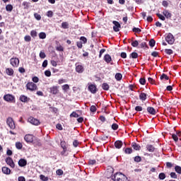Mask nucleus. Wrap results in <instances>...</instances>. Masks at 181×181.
<instances>
[{
    "label": "nucleus",
    "mask_w": 181,
    "mask_h": 181,
    "mask_svg": "<svg viewBox=\"0 0 181 181\" xmlns=\"http://www.w3.org/2000/svg\"><path fill=\"white\" fill-rule=\"evenodd\" d=\"M40 39H46V33H40L39 34Z\"/></svg>",
    "instance_id": "58836bf2"
},
{
    "label": "nucleus",
    "mask_w": 181,
    "mask_h": 181,
    "mask_svg": "<svg viewBox=\"0 0 181 181\" xmlns=\"http://www.w3.org/2000/svg\"><path fill=\"white\" fill-rule=\"evenodd\" d=\"M24 40L25 42H30V40H32V37H30V35H25L24 37Z\"/></svg>",
    "instance_id": "49530a36"
},
{
    "label": "nucleus",
    "mask_w": 181,
    "mask_h": 181,
    "mask_svg": "<svg viewBox=\"0 0 181 181\" xmlns=\"http://www.w3.org/2000/svg\"><path fill=\"white\" fill-rule=\"evenodd\" d=\"M45 75L47 77H50L52 76V72L50 71L47 70L45 71Z\"/></svg>",
    "instance_id": "603ef678"
},
{
    "label": "nucleus",
    "mask_w": 181,
    "mask_h": 181,
    "mask_svg": "<svg viewBox=\"0 0 181 181\" xmlns=\"http://www.w3.org/2000/svg\"><path fill=\"white\" fill-rule=\"evenodd\" d=\"M163 78H165V80H169V76L165 74H163L160 76V80H163Z\"/></svg>",
    "instance_id": "c03bdc74"
},
{
    "label": "nucleus",
    "mask_w": 181,
    "mask_h": 181,
    "mask_svg": "<svg viewBox=\"0 0 181 181\" xmlns=\"http://www.w3.org/2000/svg\"><path fill=\"white\" fill-rule=\"evenodd\" d=\"M57 50H58V52H63L64 50V48H63V47H62V45H59V46L57 47Z\"/></svg>",
    "instance_id": "e2e57ef3"
},
{
    "label": "nucleus",
    "mask_w": 181,
    "mask_h": 181,
    "mask_svg": "<svg viewBox=\"0 0 181 181\" xmlns=\"http://www.w3.org/2000/svg\"><path fill=\"white\" fill-rule=\"evenodd\" d=\"M40 180H42V181H49V177L45 176L44 175H40Z\"/></svg>",
    "instance_id": "7c9ffc66"
},
{
    "label": "nucleus",
    "mask_w": 181,
    "mask_h": 181,
    "mask_svg": "<svg viewBox=\"0 0 181 181\" xmlns=\"http://www.w3.org/2000/svg\"><path fill=\"white\" fill-rule=\"evenodd\" d=\"M91 112H95L97 111V107L94 105H92L90 108Z\"/></svg>",
    "instance_id": "6e6d98bb"
},
{
    "label": "nucleus",
    "mask_w": 181,
    "mask_h": 181,
    "mask_svg": "<svg viewBox=\"0 0 181 181\" xmlns=\"http://www.w3.org/2000/svg\"><path fill=\"white\" fill-rule=\"evenodd\" d=\"M47 16L48 18H52L53 17V11H47Z\"/></svg>",
    "instance_id": "3c124183"
},
{
    "label": "nucleus",
    "mask_w": 181,
    "mask_h": 181,
    "mask_svg": "<svg viewBox=\"0 0 181 181\" xmlns=\"http://www.w3.org/2000/svg\"><path fill=\"white\" fill-rule=\"evenodd\" d=\"M115 78L117 81H120V80H122V74L119 73L116 74Z\"/></svg>",
    "instance_id": "cd10ccee"
},
{
    "label": "nucleus",
    "mask_w": 181,
    "mask_h": 181,
    "mask_svg": "<svg viewBox=\"0 0 181 181\" xmlns=\"http://www.w3.org/2000/svg\"><path fill=\"white\" fill-rule=\"evenodd\" d=\"M175 172H177V173H179V175H181V167L179 165H176L175 168Z\"/></svg>",
    "instance_id": "f704fd0d"
},
{
    "label": "nucleus",
    "mask_w": 181,
    "mask_h": 181,
    "mask_svg": "<svg viewBox=\"0 0 181 181\" xmlns=\"http://www.w3.org/2000/svg\"><path fill=\"white\" fill-rule=\"evenodd\" d=\"M165 53H166L167 54H173V50L170 49H165Z\"/></svg>",
    "instance_id": "79ce46f5"
},
{
    "label": "nucleus",
    "mask_w": 181,
    "mask_h": 181,
    "mask_svg": "<svg viewBox=\"0 0 181 181\" xmlns=\"http://www.w3.org/2000/svg\"><path fill=\"white\" fill-rule=\"evenodd\" d=\"M26 87L30 91H35V90H37V86L33 82H28Z\"/></svg>",
    "instance_id": "7ed1b4c3"
},
{
    "label": "nucleus",
    "mask_w": 181,
    "mask_h": 181,
    "mask_svg": "<svg viewBox=\"0 0 181 181\" xmlns=\"http://www.w3.org/2000/svg\"><path fill=\"white\" fill-rule=\"evenodd\" d=\"M139 83H140V84H142V85L144 86V85H145V83H146V81L145 80V78H140V80H139Z\"/></svg>",
    "instance_id": "bf43d9fd"
},
{
    "label": "nucleus",
    "mask_w": 181,
    "mask_h": 181,
    "mask_svg": "<svg viewBox=\"0 0 181 181\" xmlns=\"http://www.w3.org/2000/svg\"><path fill=\"white\" fill-rule=\"evenodd\" d=\"M140 46L141 49H145V47H148V46L146 45V42H141Z\"/></svg>",
    "instance_id": "0e129e2a"
},
{
    "label": "nucleus",
    "mask_w": 181,
    "mask_h": 181,
    "mask_svg": "<svg viewBox=\"0 0 181 181\" xmlns=\"http://www.w3.org/2000/svg\"><path fill=\"white\" fill-rule=\"evenodd\" d=\"M88 90L92 94H95V93H97V86L94 84L89 85Z\"/></svg>",
    "instance_id": "1a4fd4ad"
},
{
    "label": "nucleus",
    "mask_w": 181,
    "mask_h": 181,
    "mask_svg": "<svg viewBox=\"0 0 181 181\" xmlns=\"http://www.w3.org/2000/svg\"><path fill=\"white\" fill-rule=\"evenodd\" d=\"M147 112L151 115H155L156 114V110H155V108H153V107H148Z\"/></svg>",
    "instance_id": "ddd939ff"
},
{
    "label": "nucleus",
    "mask_w": 181,
    "mask_h": 181,
    "mask_svg": "<svg viewBox=\"0 0 181 181\" xmlns=\"http://www.w3.org/2000/svg\"><path fill=\"white\" fill-rule=\"evenodd\" d=\"M112 129H114V131H117L118 129V125L115 123L112 124Z\"/></svg>",
    "instance_id": "4d7b16f0"
},
{
    "label": "nucleus",
    "mask_w": 181,
    "mask_h": 181,
    "mask_svg": "<svg viewBox=\"0 0 181 181\" xmlns=\"http://www.w3.org/2000/svg\"><path fill=\"white\" fill-rule=\"evenodd\" d=\"M125 153H132V148H127L124 150Z\"/></svg>",
    "instance_id": "5fc2aeb1"
},
{
    "label": "nucleus",
    "mask_w": 181,
    "mask_h": 181,
    "mask_svg": "<svg viewBox=\"0 0 181 181\" xmlns=\"http://www.w3.org/2000/svg\"><path fill=\"white\" fill-rule=\"evenodd\" d=\"M62 90H64V91H67V90H70V86L69 84H65L62 86Z\"/></svg>",
    "instance_id": "c9c22d12"
},
{
    "label": "nucleus",
    "mask_w": 181,
    "mask_h": 181,
    "mask_svg": "<svg viewBox=\"0 0 181 181\" xmlns=\"http://www.w3.org/2000/svg\"><path fill=\"white\" fill-rule=\"evenodd\" d=\"M6 163H7V165H9L11 168H15V163H13V160H12L11 157H7L6 158Z\"/></svg>",
    "instance_id": "0eeeda50"
},
{
    "label": "nucleus",
    "mask_w": 181,
    "mask_h": 181,
    "mask_svg": "<svg viewBox=\"0 0 181 181\" xmlns=\"http://www.w3.org/2000/svg\"><path fill=\"white\" fill-rule=\"evenodd\" d=\"M23 6H24V9H28L29 8V3L27 1L23 2Z\"/></svg>",
    "instance_id": "a18cd8bd"
},
{
    "label": "nucleus",
    "mask_w": 181,
    "mask_h": 181,
    "mask_svg": "<svg viewBox=\"0 0 181 181\" xmlns=\"http://www.w3.org/2000/svg\"><path fill=\"white\" fill-rule=\"evenodd\" d=\"M132 146L134 151H140L141 149V146L136 143H132Z\"/></svg>",
    "instance_id": "6ab92c4d"
},
{
    "label": "nucleus",
    "mask_w": 181,
    "mask_h": 181,
    "mask_svg": "<svg viewBox=\"0 0 181 181\" xmlns=\"http://www.w3.org/2000/svg\"><path fill=\"white\" fill-rule=\"evenodd\" d=\"M170 175V177L173 179H177V175H176V173H171Z\"/></svg>",
    "instance_id": "864d4df0"
},
{
    "label": "nucleus",
    "mask_w": 181,
    "mask_h": 181,
    "mask_svg": "<svg viewBox=\"0 0 181 181\" xmlns=\"http://www.w3.org/2000/svg\"><path fill=\"white\" fill-rule=\"evenodd\" d=\"M158 178L160 179V180H165V179L166 178V175H165V173H160L158 175Z\"/></svg>",
    "instance_id": "c756f323"
},
{
    "label": "nucleus",
    "mask_w": 181,
    "mask_h": 181,
    "mask_svg": "<svg viewBox=\"0 0 181 181\" xmlns=\"http://www.w3.org/2000/svg\"><path fill=\"white\" fill-rule=\"evenodd\" d=\"M6 73L8 76H13V69L11 68H7L6 69Z\"/></svg>",
    "instance_id": "b1692460"
},
{
    "label": "nucleus",
    "mask_w": 181,
    "mask_h": 181,
    "mask_svg": "<svg viewBox=\"0 0 181 181\" xmlns=\"http://www.w3.org/2000/svg\"><path fill=\"white\" fill-rule=\"evenodd\" d=\"M50 91L52 94L56 95L59 93V86H53L50 88Z\"/></svg>",
    "instance_id": "2eb2a0df"
},
{
    "label": "nucleus",
    "mask_w": 181,
    "mask_h": 181,
    "mask_svg": "<svg viewBox=\"0 0 181 181\" xmlns=\"http://www.w3.org/2000/svg\"><path fill=\"white\" fill-rule=\"evenodd\" d=\"M18 165L21 167L23 168V166H26L28 165V161L26 160L21 158L18 160Z\"/></svg>",
    "instance_id": "4468645a"
},
{
    "label": "nucleus",
    "mask_w": 181,
    "mask_h": 181,
    "mask_svg": "<svg viewBox=\"0 0 181 181\" xmlns=\"http://www.w3.org/2000/svg\"><path fill=\"white\" fill-rule=\"evenodd\" d=\"M122 145H124V143L121 141H116L115 142V146L117 149H121V148H122Z\"/></svg>",
    "instance_id": "dca6fc26"
},
{
    "label": "nucleus",
    "mask_w": 181,
    "mask_h": 181,
    "mask_svg": "<svg viewBox=\"0 0 181 181\" xmlns=\"http://www.w3.org/2000/svg\"><path fill=\"white\" fill-rule=\"evenodd\" d=\"M61 146L64 149V151L62 152V153H64L66 151H67V147H66V141H61Z\"/></svg>",
    "instance_id": "393cba45"
},
{
    "label": "nucleus",
    "mask_w": 181,
    "mask_h": 181,
    "mask_svg": "<svg viewBox=\"0 0 181 181\" xmlns=\"http://www.w3.org/2000/svg\"><path fill=\"white\" fill-rule=\"evenodd\" d=\"M146 97H147V95L145 93H141L139 95V98H140L141 101H143V102L146 100Z\"/></svg>",
    "instance_id": "412c9836"
},
{
    "label": "nucleus",
    "mask_w": 181,
    "mask_h": 181,
    "mask_svg": "<svg viewBox=\"0 0 181 181\" xmlns=\"http://www.w3.org/2000/svg\"><path fill=\"white\" fill-rule=\"evenodd\" d=\"M33 135L32 134H26L24 137V139L27 142H33Z\"/></svg>",
    "instance_id": "9d476101"
},
{
    "label": "nucleus",
    "mask_w": 181,
    "mask_h": 181,
    "mask_svg": "<svg viewBox=\"0 0 181 181\" xmlns=\"http://www.w3.org/2000/svg\"><path fill=\"white\" fill-rule=\"evenodd\" d=\"M76 73L81 74L83 71H84V66L83 65H77L76 64Z\"/></svg>",
    "instance_id": "f8f14e48"
},
{
    "label": "nucleus",
    "mask_w": 181,
    "mask_h": 181,
    "mask_svg": "<svg viewBox=\"0 0 181 181\" xmlns=\"http://www.w3.org/2000/svg\"><path fill=\"white\" fill-rule=\"evenodd\" d=\"M157 16L159 18V19H160L161 21H165V16H163L162 14L160 13H157Z\"/></svg>",
    "instance_id": "052dcab7"
},
{
    "label": "nucleus",
    "mask_w": 181,
    "mask_h": 181,
    "mask_svg": "<svg viewBox=\"0 0 181 181\" xmlns=\"http://www.w3.org/2000/svg\"><path fill=\"white\" fill-rule=\"evenodd\" d=\"M135 110L137 111V112H139V111H145L146 109L145 107H142V106H136L135 107Z\"/></svg>",
    "instance_id": "2f4dec72"
},
{
    "label": "nucleus",
    "mask_w": 181,
    "mask_h": 181,
    "mask_svg": "<svg viewBox=\"0 0 181 181\" xmlns=\"http://www.w3.org/2000/svg\"><path fill=\"white\" fill-rule=\"evenodd\" d=\"M138 45H139V42H138V40H134L132 42V46L133 47H137Z\"/></svg>",
    "instance_id": "a19ab883"
},
{
    "label": "nucleus",
    "mask_w": 181,
    "mask_h": 181,
    "mask_svg": "<svg viewBox=\"0 0 181 181\" xmlns=\"http://www.w3.org/2000/svg\"><path fill=\"white\" fill-rule=\"evenodd\" d=\"M102 88L105 90L108 91L110 90V86L107 83H103L102 85Z\"/></svg>",
    "instance_id": "a878e982"
},
{
    "label": "nucleus",
    "mask_w": 181,
    "mask_h": 181,
    "mask_svg": "<svg viewBox=\"0 0 181 181\" xmlns=\"http://www.w3.org/2000/svg\"><path fill=\"white\" fill-rule=\"evenodd\" d=\"M28 122H30L33 125H40V122L37 120V119H35L33 117H30L28 119Z\"/></svg>",
    "instance_id": "6e6552de"
},
{
    "label": "nucleus",
    "mask_w": 181,
    "mask_h": 181,
    "mask_svg": "<svg viewBox=\"0 0 181 181\" xmlns=\"http://www.w3.org/2000/svg\"><path fill=\"white\" fill-rule=\"evenodd\" d=\"M165 40L168 45H173V43H175V37H173L172 33H168L165 37Z\"/></svg>",
    "instance_id": "f03ea898"
},
{
    "label": "nucleus",
    "mask_w": 181,
    "mask_h": 181,
    "mask_svg": "<svg viewBox=\"0 0 181 181\" xmlns=\"http://www.w3.org/2000/svg\"><path fill=\"white\" fill-rule=\"evenodd\" d=\"M70 117H73L74 118H78V114H77L76 112H73Z\"/></svg>",
    "instance_id": "09e8293b"
},
{
    "label": "nucleus",
    "mask_w": 181,
    "mask_h": 181,
    "mask_svg": "<svg viewBox=\"0 0 181 181\" xmlns=\"http://www.w3.org/2000/svg\"><path fill=\"white\" fill-rule=\"evenodd\" d=\"M133 32H134L135 33H141V30L140 28H134L132 30Z\"/></svg>",
    "instance_id": "37998d69"
},
{
    "label": "nucleus",
    "mask_w": 181,
    "mask_h": 181,
    "mask_svg": "<svg viewBox=\"0 0 181 181\" xmlns=\"http://www.w3.org/2000/svg\"><path fill=\"white\" fill-rule=\"evenodd\" d=\"M62 28H63V29H69V23L63 22L62 23Z\"/></svg>",
    "instance_id": "473e14b6"
},
{
    "label": "nucleus",
    "mask_w": 181,
    "mask_h": 181,
    "mask_svg": "<svg viewBox=\"0 0 181 181\" xmlns=\"http://www.w3.org/2000/svg\"><path fill=\"white\" fill-rule=\"evenodd\" d=\"M156 42L155 41V40L153 39H151L150 41H149V46L151 47H153L156 45Z\"/></svg>",
    "instance_id": "72a5a7b5"
},
{
    "label": "nucleus",
    "mask_w": 181,
    "mask_h": 181,
    "mask_svg": "<svg viewBox=\"0 0 181 181\" xmlns=\"http://www.w3.org/2000/svg\"><path fill=\"white\" fill-rule=\"evenodd\" d=\"M146 149L148 152H155V147L151 144L146 146Z\"/></svg>",
    "instance_id": "aec40b11"
},
{
    "label": "nucleus",
    "mask_w": 181,
    "mask_h": 181,
    "mask_svg": "<svg viewBox=\"0 0 181 181\" xmlns=\"http://www.w3.org/2000/svg\"><path fill=\"white\" fill-rule=\"evenodd\" d=\"M4 99L5 100V101L11 102L13 101V100H15V98L13 97V95L8 94L4 95Z\"/></svg>",
    "instance_id": "9b49d317"
},
{
    "label": "nucleus",
    "mask_w": 181,
    "mask_h": 181,
    "mask_svg": "<svg viewBox=\"0 0 181 181\" xmlns=\"http://www.w3.org/2000/svg\"><path fill=\"white\" fill-rule=\"evenodd\" d=\"M12 9H13V6L11 4H8L6 6V10L7 12H12Z\"/></svg>",
    "instance_id": "c85d7f7f"
},
{
    "label": "nucleus",
    "mask_w": 181,
    "mask_h": 181,
    "mask_svg": "<svg viewBox=\"0 0 181 181\" xmlns=\"http://www.w3.org/2000/svg\"><path fill=\"white\" fill-rule=\"evenodd\" d=\"M30 35L32 37H36V36H37V32H36V30H32L30 32Z\"/></svg>",
    "instance_id": "ea45409f"
},
{
    "label": "nucleus",
    "mask_w": 181,
    "mask_h": 181,
    "mask_svg": "<svg viewBox=\"0 0 181 181\" xmlns=\"http://www.w3.org/2000/svg\"><path fill=\"white\" fill-rule=\"evenodd\" d=\"M104 60L105 62H106V63H111V60H112V59L111 58V55L105 54L104 57Z\"/></svg>",
    "instance_id": "a211bd4d"
},
{
    "label": "nucleus",
    "mask_w": 181,
    "mask_h": 181,
    "mask_svg": "<svg viewBox=\"0 0 181 181\" xmlns=\"http://www.w3.org/2000/svg\"><path fill=\"white\" fill-rule=\"evenodd\" d=\"M18 181H26V180L25 179V177H22V176L18 177Z\"/></svg>",
    "instance_id": "774afa93"
},
{
    "label": "nucleus",
    "mask_w": 181,
    "mask_h": 181,
    "mask_svg": "<svg viewBox=\"0 0 181 181\" xmlns=\"http://www.w3.org/2000/svg\"><path fill=\"white\" fill-rule=\"evenodd\" d=\"M10 63L13 67H18L19 66V59L18 58H11L10 59Z\"/></svg>",
    "instance_id": "39448f33"
},
{
    "label": "nucleus",
    "mask_w": 181,
    "mask_h": 181,
    "mask_svg": "<svg viewBox=\"0 0 181 181\" xmlns=\"http://www.w3.org/2000/svg\"><path fill=\"white\" fill-rule=\"evenodd\" d=\"M28 100H29V98H28V96H25V95H23L20 96V100L22 103H28Z\"/></svg>",
    "instance_id": "5701e85b"
},
{
    "label": "nucleus",
    "mask_w": 181,
    "mask_h": 181,
    "mask_svg": "<svg viewBox=\"0 0 181 181\" xmlns=\"http://www.w3.org/2000/svg\"><path fill=\"white\" fill-rule=\"evenodd\" d=\"M16 147L17 149H22L23 145L21 142H16Z\"/></svg>",
    "instance_id": "e433bc0d"
},
{
    "label": "nucleus",
    "mask_w": 181,
    "mask_h": 181,
    "mask_svg": "<svg viewBox=\"0 0 181 181\" xmlns=\"http://www.w3.org/2000/svg\"><path fill=\"white\" fill-rule=\"evenodd\" d=\"M164 16H165V18H167V19H169V18H172V13H169L168 11V10H165L163 12Z\"/></svg>",
    "instance_id": "4be33fe9"
},
{
    "label": "nucleus",
    "mask_w": 181,
    "mask_h": 181,
    "mask_svg": "<svg viewBox=\"0 0 181 181\" xmlns=\"http://www.w3.org/2000/svg\"><path fill=\"white\" fill-rule=\"evenodd\" d=\"M113 173H114V170L111 168L110 170H107L106 172V175L107 176V177H111Z\"/></svg>",
    "instance_id": "bb28decb"
},
{
    "label": "nucleus",
    "mask_w": 181,
    "mask_h": 181,
    "mask_svg": "<svg viewBox=\"0 0 181 181\" xmlns=\"http://www.w3.org/2000/svg\"><path fill=\"white\" fill-rule=\"evenodd\" d=\"M2 172L4 173V175H11V169H9L8 167H3Z\"/></svg>",
    "instance_id": "f3484780"
},
{
    "label": "nucleus",
    "mask_w": 181,
    "mask_h": 181,
    "mask_svg": "<svg viewBox=\"0 0 181 181\" xmlns=\"http://www.w3.org/2000/svg\"><path fill=\"white\" fill-rule=\"evenodd\" d=\"M6 124L8 125L11 129H15L16 127L15 126V122H13V119L12 117H8L6 120Z\"/></svg>",
    "instance_id": "20e7f679"
},
{
    "label": "nucleus",
    "mask_w": 181,
    "mask_h": 181,
    "mask_svg": "<svg viewBox=\"0 0 181 181\" xmlns=\"http://www.w3.org/2000/svg\"><path fill=\"white\" fill-rule=\"evenodd\" d=\"M130 56L132 59H136L138 57V53L132 52Z\"/></svg>",
    "instance_id": "de8ad7c7"
},
{
    "label": "nucleus",
    "mask_w": 181,
    "mask_h": 181,
    "mask_svg": "<svg viewBox=\"0 0 181 181\" xmlns=\"http://www.w3.org/2000/svg\"><path fill=\"white\" fill-rule=\"evenodd\" d=\"M33 83H39V78L37 76L33 77Z\"/></svg>",
    "instance_id": "680f3d73"
},
{
    "label": "nucleus",
    "mask_w": 181,
    "mask_h": 181,
    "mask_svg": "<svg viewBox=\"0 0 181 181\" xmlns=\"http://www.w3.org/2000/svg\"><path fill=\"white\" fill-rule=\"evenodd\" d=\"M113 25V30L115 32H119V28H121V24L118 21H114L112 22Z\"/></svg>",
    "instance_id": "423d86ee"
},
{
    "label": "nucleus",
    "mask_w": 181,
    "mask_h": 181,
    "mask_svg": "<svg viewBox=\"0 0 181 181\" xmlns=\"http://www.w3.org/2000/svg\"><path fill=\"white\" fill-rule=\"evenodd\" d=\"M40 57L41 59H45L46 57V54L45 53V52H40Z\"/></svg>",
    "instance_id": "8fccbe9b"
},
{
    "label": "nucleus",
    "mask_w": 181,
    "mask_h": 181,
    "mask_svg": "<svg viewBox=\"0 0 181 181\" xmlns=\"http://www.w3.org/2000/svg\"><path fill=\"white\" fill-rule=\"evenodd\" d=\"M141 157L140 156H136L135 158H134V161L135 162H141Z\"/></svg>",
    "instance_id": "69168bd1"
},
{
    "label": "nucleus",
    "mask_w": 181,
    "mask_h": 181,
    "mask_svg": "<svg viewBox=\"0 0 181 181\" xmlns=\"http://www.w3.org/2000/svg\"><path fill=\"white\" fill-rule=\"evenodd\" d=\"M34 16H35V19H37V21H40V19H42V16H40L37 13H35Z\"/></svg>",
    "instance_id": "4c0bfd02"
},
{
    "label": "nucleus",
    "mask_w": 181,
    "mask_h": 181,
    "mask_svg": "<svg viewBox=\"0 0 181 181\" xmlns=\"http://www.w3.org/2000/svg\"><path fill=\"white\" fill-rule=\"evenodd\" d=\"M63 83H66L65 79H63V78L59 79V81H58L59 84H63Z\"/></svg>",
    "instance_id": "338daca9"
},
{
    "label": "nucleus",
    "mask_w": 181,
    "mask_h": 181,
    "mask_svg": "<svg viewBox=\"0 0 181 181\" xmlns=\"http://www.w3.org/2000/svg\"><path fill=\"white\" fill-rule=\"evenodd\" d=\"M57 175H58V176H62V175H63V170H62V169L57 170Z\"/></svg>",
    "instance_id": "13d9d810"
},
{
    "label": "nucleus",
    "mask_w": 181,
    "mask_h": 181,
    "mask_svg": "<svg viewBox=\"0 0 181 181\" xmlns=\"http://www.w3.org/2000/svg\"><path fill=\"white\" fill-rule=\"evenodd\" d=\"M112 180L114 181H129L128 177L125 175L121 173H117L112 177Z\"/></svg>",
    "instance_id": "f257e3e1"
}]
</instances>
